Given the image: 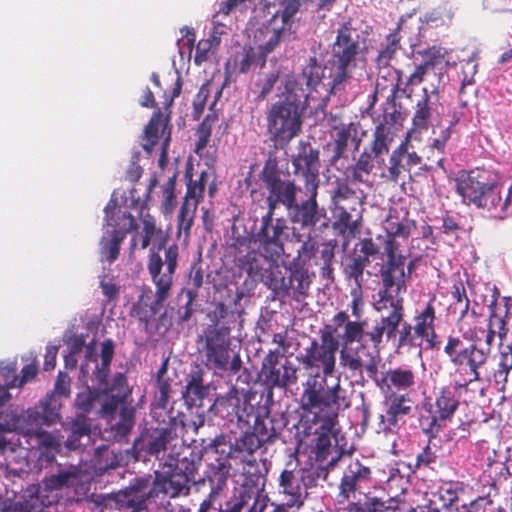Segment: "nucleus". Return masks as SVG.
I'll return each mask as SVG.
<instances>
[{
	"label": "nucleus",
	"instance_id": "58",
	"mask_svg": "<svg viewBox=\"0 0 512 512\" xmlns=\"http://www.w3.org/2000/svg\"><path fill=\"white\" fill-rule=\"evenodd\" d=\"M215 114H207L196 130L197 141L195 143L194 152L198 156H202L206 149L212 134V126L216 121Z\"/></svg>",
	"mask_w": 512,
	"mask_h": 512
},
{
	"label": "nucleus",
	"instance_id": "42",
	"mask_svg": "<svg viewBox=\"0 0 512 512\" xmlns=\"http://www.w3.org/2000/svg\"><path fill=\"white\" fill-rule=\"evenodd\" d=\"M243 483L240 490L253 497H259V493L265 486V475L261 472L257 461L247 460L243 467Z\"/></svg>",
	"mask_w": 512,
	"mask_h": 512
},
{
	"label": "nucleus",
	"instance_id": "51",
	"mask_svg": "<svg viewBox=\"0 0 512 512\" xmlns=\"http://www.w3.org/2000/svg\"><path fill=\"white\" fill-rule=\"evenodd\" d=\"M390 385L397 391H407L416 385V373L407 367H397L387 372Z\"/></svg>",
	"mask_w": 512,
	"mask_h": 512
},
{
	"label": "nucleus",
	"instance_id": "45",
	"mask_svg": "<svg viewBox=\"0 0 512 512\" xmlns=\"http://www.w3.org/2000/svg\"><path fill=\"white\" fill-rule=\"evenodd\" d=\"M453 301L448 306V314L452 315L457 323H460L468 314L470 300L468 298L464 283L459 280L451 287Z\"/></svg>",
	"mask_w": 512,
	"mask_h": 512
},
{
	"label": "nucleus",
	"instance_id": "37",
	"mask_svg": "<svg viewBox=\"0 0 512 512\" xmlns=\"http://www.w3.org/2000/svg\"><path fill=\"white\" fill-rule=\"evenodd\" d=\"M402 499L399 496L390 497L387 500H383L376 496L366 495V499L363 501H352L349 503L346 512H385V511H396Z\"/></svg>",
	"mask_w": 512,
	"mask_h": 512
},
{
	"label": "nucleus",
	"instance_id": "52",
	"mask_svg": "<svg viewBox=\"0 0 512 512\" xmlns=\"http://www.w3.org/2000/svg\"><path fill=\"white\" fill-rule=\"evenodd\" d=\"M398 332L397 349H405L411 351L412 349H421L423 340L416 333L413 325L407 321H401L397 328Z\"/></svg>",
	"mask_w": 512,
	"mask_h": 512
},
{
	"label": "nucleus",
	"instance_id": "17",
	"mask_svg": "<svg viewBox=\"0 0 512 512\" xmlns=\"http://www.w3.org/2000/svg\"><path fill=\"white\" fill-rule=\"evenodd\" d=\"M318 475L304 469L285 468L278 478L279 493L288 508L299 509L307 496V489L315 485Z\"/></svg>",
	"mask_w": 512,
	"mask_h": 512
},
{
	"label": "nucleus",
	"instance_id": "5",
	"mask_svg": "<svg viewBox=\"0 0 512 512\" xmlns=\"http://www.w3.org/2000/svg\"><path fill=\"white\" fill-rule=\"evenodd\" d=\"M179 247L177 244L169 245L164 249V258L159 253L151 252L148 256L147 270L155 285L154 301L148 304L138 300L133 304L131 316L136 318L149 334L158 311L171 295L174 275L178 266Z\"/></svg>",
	"mask_w": 512,
	"mask_h": 512
},
{
	"label": "nucleus",
	"instance_id": "21",
	"mask_svg": "<svg viewBox=\"0 0 512 512\" xmlns=\"http://www.w3.org/2000/svg\"><path fill=\"white\" fill-rule=\"evenodd\" d=\"M293 173L303 178L305 189L319 188L320 152L310 142L299 141L292 156Z\"/></svg>",
	"mask_w": 512,
	"mask_h": 512
},
{
	"label": "nucleus",
	"instance_id": "30",
	"mask_svg": "<svg viewBox=\"0 0 512 512\" xmlns=\"http://www.w3.org/2000/svg\"><path fill=\"white\" fill-rule=\"evenodd\" d=\"M365 196L362 191L354 190L348 179L337 181L336 187L331 194V203L334 209L348 210L356 212V210H364Z\"/></svg>",
	"mask_w": 512,
	"mask_h": 512
},
{
	"label": "nucleus",
	"instance_id": "28",
	"mask_svg": "<svg viewBox=\"0 0 512 512\" xmlns=\"http://www.w3.org/2000/svg\"><path fill=\"white\" fill-rule=\"evenodd\" d=\"M297 367L289 360H286L280 367L270 366L261 370L263 385L268 389L273 388L286 389L296 384L298 380Z\"/></svg>",
	"mask_w": 512,
	"mask_h": 512
},
{
	"label": "nucleus",
	"instance_id": "34",
	"mask_svg": "<svg viewBox=\"0 0 512 512\" xmlns=\"http://www.w3.org/2000/svg\"><path fill=\"white\" fill-rule=\"evenodd\" d=\"M115 354V344L112 339H106L101 344V364H97V357L93 354L92 347L87 348L86 361L92 360L96 362L93 371V379L99 386H106L107 379L110 374V365Z\"/></svg>",
	"mask_w": 512,
	"mask_h": 512
},
{
	"label": "nucleus",
	"instance_id": "50",
	"mask_svg": "<svg viewBox=\"0 0 512 512\" xmlns=\"http://www.w3.org/2000/svg\"><path fill=\"white\" fill-rule=\"evenodd\" d=\"M328 71L326 65L324 67L319 64L315 56H311L302 68L301 78L304 80L307 88L313 91L325 78V71Z\"/></svg>",
	"mask_w": 512,
	"mask_h": 512
},
{
	"label": "nucleus",
	"instance_id": "62",
	"mask_svg": "<svg viewBox=\"0 0 512 512\" xmlns=\"http://www.w3.org/2000/svg\"><path fill=\"white\" fill-rule=\"evenodd\" d=\"M158 185V178L156 175H153L150 178L149 184L147 186V189L143 195V197L138 193V190L136 188H132L130 190V208L134 210L140 211L142 214L143 210L147 208V202L150 198V194L153 191V189Z\"/></svg>",
	"mask_w": 512,
	"mask_h": 512
},
{
	"label": "nucleus",
	"instance_id": "64",
	"mask_svg": "<svg viewBox=\"0 0 512 512\" xmlns=\"http://www.w3.org/2000/svg\"><path fill=\"white\" fill-rule=\"evenodd\" d=\"M203 285V270L202 268L196 267L195 265L192 267L189 280L187 283V288L182 290V293H185L186 298L191 300H196L199 294V290Z\"/></svg>",
	"mask_w": 512,
	"mask_h": 512
},
{
	"label": "nucleus",
	"instance_id": "55",
	"mask_svg": "<svg viewBox=\"0 0 512 512\" xmlns=\"http://www.w3.org/2000/svg\"><path fill=\"white\" fill-rule=\"evenodd\" d=\"M104 393L99 391L98 389H91L86 386L81 391L76 394L75 398V407L81 411L79 414H84L87 416L89 414L96 403L101 402Z\"/></svg>",
	"mask_w": 512,
	"mask_h": 512
},
{
	"label": "nucleus",
	"instance_id": "7",
	"mask_svg": "<svg viewBox=\"0 0 512 512\" xmlns=\"http://www.w3.org/2000/svg\"><path fill=\"white\" fill-rule=\"evenodd\" d=\"M456 191L463 203L487 212L496 220L510 215L509 198H503L502 187L489 171L476 168L456 180Z\"/></svg>",
	"mask_w": 512,
	"mask_h": 512
},
{
	"label": "nucleus",
	"instance_id": "4",
	"mask_svg": "<svg viewBox=\"0 0 512 512\" xmlns=\"http://www.w3.org/2000/svg\"><path fill=\"white\" fill-rule=\"evenodd\" d=\"M283 83V99L270 106L266 121L271 139L287 145L301 132L302 116L308 106L309 93L292 74L286 75Z\"/></svg>",
	"mask_w": 512,
	"mask_h": 512
},
{
	"label": "nucleus",
	"instance_id": "3",
	"mask_svg": "<svg viewBox=\"0 0 512 512\" xmlns=\"http://www.w3.org/2000/svg\"><path fill=\"white\" fill-rule=\"evenodd\" d=\"M496 311L492 309L488 316L487 329L485 334V347L479 345L480 338L476 329H469L462 334L449 335L443 348L444 354L449 358L455 372L460 376H470V381H481V370L489 362L491 348L496 336L493 317Z\"/></svg>",
	"mask_w": 512,
	"mask_h": 512
},
{
	"label": "nucleus",
	"instance_id": "56",
	"mask_svg": "<svg viewBox=\"0 0 512 512\" xmlns=\"http://www.w3.org/2000/svg\"><path fill=\"white\" fill-rule=\"evenodd\" d=\"M185 177L188 178L187 190L184 199L196 201V204L203 199L205 187L208 181L209 174L206 170H203L197 180L192 179L190 170L187 169Z\"/></svg>",
	"mask_w": 512,
	"mask_h": 512
},
{
	"label": "nucleus",
	"instance_id": "9",
	"mask_svg": "<svg viewBox=\"0 0 512 512\" xmlns=\"http://www.w3.org/2000/svg\"><path fill=\"white\" fill-rule=\"evenodd\" d=\"M461 377L463 382L440 387L434 393V400L425 398L421 404L418 425L422 433L430 440L435 439L447 422L451 421L460 405L462 389H467L468 385L473 382L470 381V376L468 379L465 376Z\"/></svg>",
	"mask_w": 512,
	"mask_h": 512
},
{
	"label": "nucleus",
	"instance_id": "54",
	"mask_svg": "<svg viewBox=\"0 0 512 512\" xmlns=\"http://www.w3.org/2000/svg\"><path fill=\"white\" fill-rule=\"evenodd\" d=\"M451 135L452 132L447 128H441L439 131L436 129L432 130V136L429 138L428 148L433 155L436 152V162L439 167H443L444 154Z\"/></svg>",
	"mask_w": 512,
	"mask_h": 512
},
{
	"label": "nucleus",
	"instance_id": "60",
	"mask_svg": "<svg viewBox=\"0 0 512 512\" xmlns=\"http://www.w3.org/2000/svg\"><path fill=\"white\" fill-rule=\"evenodd\" d=\"M372 155L364 151L360 154L356 163L348 168L350 175L347 176L348 182H363V176H368L373 170Z\"/></svg>",
	"mask_w": 512,
	"mask_h": 512
},
{
	"label": "nucleus",
	"instance_id": "38",
	"mask_svg": "<svg viewBox=\"0 0 512 512\" xmlns=\"http://www.w3.org/2000/svg\"><path fill=\"white\" fill-rule=\"evenodd\" d=\"M204 372L197 370L188 375L182 397L189 407H201L209 387L204 385Z\"/></svg>",
	"mask_w": 512,
	"mask_h": 512
},
{
	"label": "nucleus",
	"instance_id": "12",
	"mask_svg": "<svg viewBox=\"0 0 512 512\" xmlns=\"http://www.w3.org/2000/svg\"><path fill=\"white\" fill-rule=\"evenodd\" d=\"M107 230L100 240V254L107 262L113 263L120 254V246L126 235L137 229V224L131 213L122 210L116 199H110L105 206Z\"/></svg>",
	"mask_w": 512,
	"mask_h": 512
},
{
	"label": "nucleus",
	"instance_id": "2",
	"mask_svg": "<svg viewBox=\"0 0 512 512\" xmlns=\"http://www.w3.org/2000/svg\"><path fill=\"white\" fill-rule=\"evenodd\" d=\"M376 311L380 313V319L367 332L365 331L366 320H351L349 314L344 310L337 312L332 318L336 330L343 327L342 335L337 336L341 346L339 365L349 371L352 376L357 374L362 376L365 370L369 378H376L381 362L380 346L383 336L386 335L387 340L395 337L397 328L405 316V307L403 306L401 319L396 322L394 327L390 328L383 322L392 313V308Z\"/></svg>",
	"mask_w": 512,
	"mask_h": 512
},
{
	"label": "nucleus",
	"instance_id": "11",
	"mask_svg": "<svg viewBox=\"0 0 512 512\" xmlns=\"http://www.w3.org/2000/svg\"><path fill=\"white\" fill-rule=\"evenodd\" d=\"M341 348L336 327L327 324L319 330V341L312 339L299 361L305 370L317 369L322 376H332L336 371V354Z\"/></svg>",
	"mask_w": 512,
	"mask_h": 512
},
{
	"label": "nucleus",
	"instance_id": "27",
	"mask_svg": "<svg viewBox=\"0 0 512 512\" xmlns=\"http://www.w3.org/2000/svg\"><path fill=\"white\" fill-rule=\"evenodd\" d=\"M438 100L439 93L436 89L431 91L426 87L422 89V94L413 105L412 132L421 133L429 128L435 115H438Z\"/></svg>",
	"mask_w": 512,
	"mask_h": 512
},
{
	"label": "nucleus",
	"instance_id": "23",
	"mask_svg": "<svg viewBox=\"0 0 512 512\" xmlns=\"http://www.w3.org/2000/svg\"><path fill=\"white\" fill-rule=\"evenodd\" d=\"M227 438L228 437L224 434L216 436L210 442L207 449L213 451L215 454H225L226 451L223 447L229 444L227 454L231 458H239L245 461L249 456H252L258 449L264 446L253 431L242 433L234 442H230Z\"/></svg>",
	"mask_w": 512,
	"mask_h": 512
},
{
	"label": "nucleus",
	"instance_id": "39",
	"mask_svg": "<svg viewBox=\"0 0 512 512\" xmlns=\"http://www.w3.org/2000/svg\"><path fill=\"white\" fill-rule=\"evenodd\" d=\"M169 129V118L164 117L160 110L155 111L144 129L142 148L150 154L159 140V131L166 137Z\"/></svg>",
	"mask_w": 512,
	"mask_h": 512
},
{
	"label": "nucleus",
	"instance_id": "32",
	"mask_svg": "<svg viewBox=\"0 0 512 512\" xmlns=\"http://www.w3.org/2000/svg\"><path fill=\"white\" fill-rule=\"evenodd\" d=\"M213 461L208 464V480L211 485V491L207 497L217 499L220 492L227 484L228 478L231 476L232 465L229 461L231 458L228 454H219Z\"/></svg>",
	"mask_w": 512,
	"mask_h": 512
},
{
	"label": "nucleus",
	"instance_id": "19",
	"mask_svg": "<svg viewBox=\"0 0 512 512\" xmlns=\"http://www.w3.org/2000/svg\"><path fill=\"white\" fill-rule=\"evenodd\" d=\"M418 53L422 55L423 61L415 65L413 72L406 79H403L404 72L402 70H394L395 81L392 83L391 88L393 96L397 92H400L403 95L410 97L413 92L412 87L422 83L428 70L439 65L445 57L443 49L436 46L429 47L428 49L422 52L419 51Z\"/></svg>",
	"mask_w": 512,
	"mask_h": 512
},
{
	"label": "nucleus",
	"instance_id": "14",
	"mask_svg": "<svg viewBox=\"0 0 512 512\" xmlns=\"http://www.w3.org/2000/svg\"><path fill=\"white\" fill-rule=\"evenodd\" d=\"M275 213L267 211L260 220L259 229L253 234L266 259L276 262L284 254V243L289 238L284 218H274Z\"/></svg>",
	"mask_w": 512,
	"mask_h": 512
},
{
	"label": "nucleus",
	"instance_id": "41",
	"mask_svg": "<svg viewBox=\"0 0 512 512\" xmlns=\"http://www.w3.org/2000/svg\"><path fill=\"white\" fill-rule=\"evenodd\" d=\"M394 139V132L392 124L384 118V121L376 125L373 132V140L370 145V152H368L374 159L387 154Z\"/></svg>",
	"mask_w": 512,
	"mask_h": 512
},
{
	"label": "nucleus",
	"instance_id": "43",
	"mask_svg": "<svg viewBox=\"0 0 512 512\" xmlns=\"http://www.w3.org/2000/svg\"><path fill=\"white\" fill-rule=\"evenodd\" d=\"M292 12L288 9H285L281 13V26L273 27L271 29V35L264 45L259 46V50L267 58V55L275 50V48L280 44L282 40H285L287 37L291 35V26H292ZM268 32H270L269 27L266 28Z\"/></svg>",
	"mask_w": 512,
	"mask_h": 512
},
{
	"label": "nucleus",
	"instance_id": "53",
	"mask_svg": "<svg viewBox=\"0 0 512 512\" xmlns=\"http://www.w3.org/2000/svg\"><path fill=\"white\" fill-rule=\"evenodd\" d=\"M370 263V259L365 256L354 252L347 259V263L344 266L343 273L348 280H354L357 287H361L363 282V273L365 268Z\"/></svg>",
	"mask_w": 512,
	"mask_h": 512
},
{
	"label": "nucleus",
	"instance_id": "63",
	"mask_svg": "<svg viewBox=\"0 0 512 512\" xmlns=\"http://www.w3.org/2000/svg\"><path fill=\"white\" fill-rule=\"evenodd\" d=\"M77 475L72 471H60L57 474H52L44 479V485L47 490H58L64 487L73 485V481Z\"/></svg>",
	"mask_w": 512,
	"mask_h": 512
},
{
	"label": "nucleus",
	"instance_id": "20",
	"mask_svg": "<svg viewBox=\"0 0 512 512\" xmlns=\"http://www.w3.org/2000/svg\"><path fill=\"white\" fill-rule=\"evenodd\" d=\"M319 188L305 189L308 197L300 203L295 200L291 209H288L290 221L300 225L302 229L314 230L319 224L321 228H327L329 218L324 207L317 200Z\"/></svg>",
	"mask_w": 512,
	"mask_h": 512
},
{
	"label": "nucleus",
	"instance_id": "61",
	"mask_svg": "<svg viewBox=\"0 0 512 512\" xmlns=\"http://www.w3.org/2000/svg\"><path fill=\"white\" fill-rule=\"evenodd\" d=\"M433 439L428 438V443L422 448L421 452H419L415 459L414 469H432L433 465L437 463L438 455L437 450L438 447L436 444L432 443Z\"/></svg>",
	"mask_w": 512,
	"mask_h": 512
},
{
	"label": "nucleus",
	"instance_id": "48",
	"mask_svg": "<svg viewBox=\"0 0 512 512\" xmlns=\"http://www.w3.org/2000/svg\"><path fill=\"white\" fill-rule=\"evenodd\" d=\"M266 63V58L258 49L253 47H244L242 51L238 52L233 59V68L239 73H247L252 66L263 67Z\"/></svg>",
	"mask_w": 512,
	"mask_h": 512
},
{
	"label": "nucleus",
	"instance_id": "47",
	"mask_svg": "<svg viewBox=\"0 0 512 512\" xmlns=\"http://www.w3.org/2000/svg\"><path fill=\"white\" fill-rule=\"evenodd\" d=\"M408 211H405V216L400 218L396 209L390 210L385 220V230L387 235L408 238L413 228H415V221L409 219Z\"/></svg>",
	"mask_w": 512,
	"mask_h": 512
},
{
	"label": "nucleus",
	"instance_id": "59",
	"mask_svg": "<svg viewBox=\"0 0 512 512\" xmlns=\"http://www.w3.org/2000/svg\"><path fill=\"white\" fill-rule=\"evenodd\" d=\"M197 207L196 201L184 199L177 216L178 233L183 231L186 237L189 236Z\"/></svg>",
	"mask_w": 512,
	"mask_h": 512
},
{
	"label": "nucleus",
	"instance_id": "25",
	"mask_svg": "<svg viewBox=\"0 0 512 512\" xmlns=\"http://www.w3.org/2000/svg\"><path fill=\"white\" fill-rule=\"evenodd\" d=\"M246 259V271L251 278L261 275L263 283L272 291L275 298L288 297L287 277H285L278 264L270 265L269 269L265 270V274H261V268L255 254H247Z\"/></svg>",
	"mask_w": 512,
	"mask_h": 512
},
{
	"label": "nucleus",
	"instance_id": "8",
	"mask_svg": "<svg viewBox=\"0 0 512 512\" xmlns=\"http://www.w3.org/2000/svg\"><path fill=\"white\" fill-rule=\"evenodd\" d=\"M360 51V35L352 21L340 24L331 44V57L326 62L328 82L324 86L331 94L345 91L351 84Z\"/></svg>",
	"mask_w": 512,
	"mask_h": 512
},
{
	"label": "nucleus",
	"instance_id": "33",
	"mask_svg": "<svg viewBox=\"0 0 512 512\" xmlns=\"http://www.w3.org/2000/svg\"><path fill=\"white\" fill-rule=\"evenodd\" d=\"M408 399L405 395H397L391 399V403L386 413L379 415V431L388 433L394 432L399 428V421L410 414L412 407L407 404Z\"/></svg>",
	"mask_w": 512,
	"mask_h": 512
},
{
	"label": "nucleus",
	"instance_id": "16",
	"mask_svg": "<svg viewBox=\"0 0 512 512\" xmlns=\"http://www.w3.org/2000/svg\"><path fill=\"white\" fill-rule=\"evenodd\" d=\"M373 482L372 468L358 459H350L342 470L337 501L344 503L356 499L358 495H364V499H366V495L369 493L365 490L369 489Z\"/></svg>",
	"mask_w": 512,
	"mask_h": 512
},
{
	"label": "nucleus",
	"instance_id": "46",
	"mask_svg": "<svg viewBox=\"0 0 512 512\" xmlns=\"http://www.w3.org/2000/svg\"><path fill=\"white\" fill-rule=\"evenodd\" d=\"M435 296H433L425 305V307L417 312L414 316V329H416L417 335L424 340V337H428L429 334H434L435 320H436V309L434 306Z\"/></svg>",
	"mask_w": 512,
	"mask_h": 512
},
{
	"label": "nucleus",
	"instance_id": "13",
	"mask_svg": "<svg viewBox=\"0 0 512 512\" xmlns=\"http://www.w3.org/2000/svg\"><path fill=\"white\" fill-rule=\"evenodd\" d=\"M268 195L266 197L267 211L275 213L279 205L291 209L297 199L298 186L293 180H283L275 158L269 157L259 174Z\"/></svg>",
	"mask_w": 512,
	"mask_h": 512
},
{
	"label": "nucleus",
	"instance_id": "49",
	"mask_svg": "<svg viewBox=\"0 0 512 512\" xmlns=\"http://www.w3.org/2000/svg\"><path fill=\"white\" fill-rule=\"evenodd\" d=\"M238 394V390L232 386L225 394L216 397L211 409L222 417L237 414L240 402Z\"/></svg>",
	"mask_w": 512,
	"mask_h": 512
},
{
	"label": "nucleus",
	"instance_id": "44",
	"mask_svg": "<svg viewBox=\"0 0 512 512\" xmlns=\"http://www.w3.org/2000/svg\"><path fill=\"white\" fill-rule=\"evenodd\" d=\"M64 429L70 433L65 442L66 447L75 450L81 446L82 437L90 436L91 422L86 415L76 414L71 421L65 423Z\"/></svg>",
	"mask_w": 512,
	"mask_h": 512
},
{
	"label": "nucleus",
	"instance_id": "6",
	"mask_svg": "<svg viewBox=\"0 0 512 512\" xmlns=\"http://www.w3.org/2000/svg\"><path fill=\"white\" fill-rule=\"evenodd\" d=\"M395 238V236L387 235L385 240L384 252L387 256V262L380 269L381 286L373 303L375 310L382 311L392 308V313L383 322L390 328L394 327L396 322L401 319L404 305L402 293L406 292L405 257L396 255L398 244Z\"/></svg>",
	"mask_w": 512,
	"mask_h": 512
},
{
	"label": "nucleus",
	"instance_id": "29",
	"mask_svg": "<svg viewBox=\"0 0 512 512\" xmlns=\"http://www.w3.org/2000/svg\"><path fill=\"white\" fill-rule=\"evenodd\" d=\"M62 403L54 393H48L37 406L27 411L28 422L35 425H51L60 420Z\"/></svg>",
	"mask_w": 512,
	"mask_h": 512
},
{
	"label": "nucleus",
	"instance_id": "10",
	"mask_svg": "<svg viewBox=\"0 0 512 512\" xmlns=\"http://www.w3.org/2000/svg\"><path fill=\"white\" fill-rule=\"evenodd\" d=\"M329 376H320L319 372L309 375L303 384L300 396V407L307 413H318L339 410L341 406L348 407L345 389L338 380L333 386L327 385Z\"/></svg>",
	"mask_w": 512,
	"mask_h": 512
},
{
	"label": "nucleus",
	"instance_id": "15",
	"mask_svg": "<svg viewBox=\"0 0 512 512\" xmlns=\"http://www.w3.org/2000/svg\"><path fill=\"white\" fill-rule=\"evenodd\" d=\"M202 344L204 364L215 372H225L230 359V328L227 326H208L198 340Z\"/></svg>",
	"mask_w": 512,
	"mask_h": 512
},
{
	"label": "nucleus",
	"instance_id": "1",
	"mask_svg": "<svg viewBox=\"0 0 512 512\" xmlns=\"http://www.w3.org/2000/svg\"><path fill=\"white\" fill-rule=\"evenodd\" d=\"M201 457L189 446H175L162 463L163 472H156L153 486L150 476L136 477L127 487L103 495L100 504L105 508L127 512H148L147 502L163 493L171 498L188 495L196 484Z\"/></svg>",
	"mask_w": 512,
	"mask_h": 512
},
{
	"label": "nucleus",
	"instance_id": "31",
	"mask_svg": "<svg viewBox=\"0 0 512 512\" xmlns=\"http://www.w3.org/2000/svg\"><path fill=\"white\" fill-rule=\"evenodd\" d=\"M363 212L364 210L352 212L345 209H334L333 230L345 240L350 241L361 232Z\"/></svg>",
	"mask_w": 512,
	"mask_h": 512
},
{
	"label": "nucleus",
	"instance_id": "36",
	"mask_svg": "<svg viewBox=\"0 0 512 512\" xmlns=\"http://www.w3.org/2000/svg\"><path fill=\"white\" fill-rule=\"evenodd\" d=\"M289 276L287 277L288 297L301 302L308 296L311 279L308 270L294 261L289 265Z\"/></svg>",
	"mask_w": 512,
	"mask_h": 512
},
{
	"label": "nucleus",
	"instance_id": "57",
	"mask_svg": "<svg viewBox=\"0 0 512 512\" xmlns=\"http://www.w3.org/2000/svg\"><path fill=\"white\" fill-rule=\"evenodd\" d=\"M134 409L127 406H122L119 412V421L113 425L112 431L116 440L121 441L125 439L135 424Z\"/></svg>",
	"mask_w": 512,
	"mask_h": 512
},
{
	"label": "nucleus",
	"instance_id": "40",
	"mask_svg": "<svg viewBox=\"0 0 512 512\" xmlns=\"http://www.w3.org/2000/svg\"><path fill=\"white\" fill-rule=\"evenodd\" d=\"M400 40L401 37L399 35L398 28L386 36L385 44L381 46L375 58L376 68L378 69L379 74H381L382 70H387V75H395V69H390L389 67L390 62L395 58L397 51L401 49Z\"/></svg>",
	"mask_w": 512,
	"mask_h": 512
},
{
	"label": "nucleus",
	"instance_id": "24",
	"mask_svg": "<svg viewBox=\"0 0 512 512\" xmlns=\"http://www.w3.org/2000/svg\"><path fill=\"white\" fill-rule=\"evenodd\" d=\"M422 158L412 149L408 138L402 141L390 154L386 171L381 176L392 182H397L405 172L421 163Z\"/></svg>",
	"mask_w": 512,
	"mask_h": 512
},
{
	"label": "nucleus",
	"instance_id": "26",
	"mask_svg": "<svg viewBox=\"0 0 512 512\" xmlns=\"http://www.w3.org/2000/svg\"><path fill=\"white\" fill-rule=\"evenodd\" d=\"M287 424L288 418L283 412L272 413L265 409L262 414L256 416L253 433L264 446L270 445L276 442Z\"/></svg>",
	"mask_w": 512,
	"mask_h": 512
},
{
	"label": "nucleus",
	"instance_id": "22",
	"mask_svg": "<svg viewBox=\"0 0 512 512\" xmlns=\"http://www.w3.org/2000/svg\"><path fill=\"white\" fill-rule=\"evenodd\" d=\"M503 300L506 307L505 314L503 316H500L496 313V316L493 317L496 335L498 336L501 343L506 339V343L502 344L500 348L498 366L493 373L495 383L497 385H501L502 389L505 388V385L508 380V375L512 370V332L511 335L507 338L508 327L506 321L511 297H504Z\"/></svg>",
	"mask_w": 512,
	"mask_h": 512
},
{
	"label": "nucleus",
	"instance_id": "35",
	"mask_svg": "<svg viewBox=\"0 0 512 512\" xmlns=\"http://www.w3.org/2000/svg\"><path fill=\"white\" fill-rule=\"evenodd\" d=\"M97 464L99 470H109L128 465L130 462L139 461V455L134 450V445L126 450H109L103 446L97 449Z\"/></svg>",
	"mask_w": 512,
	"mask_h": 512
},
{
	"label": "nucleus",
	"instance_id": "18",
	"mask_svg": "<svg viewBox=\"0 0 512 512\" xmlns=\"http://www.w3.org/2000/svg\"><path fill=\"white\" fill-rule=\"evenodd\" d=\"M184 423L178 417L171 416L167 425L150 429L138 437L133 445L139 460H147L150 457L159 458V455L167 450L171 441L178 437L177 426Z\"/></svg>",
	"mask_w": 512,
	"mask_h": 512
}]
</instances>
